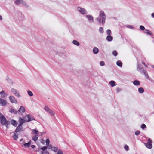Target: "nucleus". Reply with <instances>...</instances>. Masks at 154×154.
Masks as SVG:
<instances>
[{"label":"nucleus","instance_id":"5fc2aeb1","mask_svg":"<svg viewBox=\"0 0 154 154\" xmlns=\"http://www.w3.org/2000/svg\"><path fill=\"white\" fill-rule=\"evenodd\" d=\"M151 16L152 17L154 18V13H153L152 14Z\"/></svg>","mask_w":154,"mask_h":154},{"label":"nucleus","instance_id":"aec40b11","mask_svg":"<svg viewBox=\"0 0 154 154\" xmlns=\"http://www.w3.org/2000/svg\"><path fill=\"white\" fill-rule=\"evenodd\" d=\"M22 129V128L20 127H17L16 128V130L15 131V132L16 133H17L18 132H19L21 131V129Z\"/></svg>","mask_w":154,"mask_h":154},{"label":"nucleus","instance_id":"f8f14e48","mask_svg":"<svg viewBox=\"0 0 154 154\" xmlns=\"http://www.w3.org/2000/svg\"><path fill=\"white\" fill-rule=\"evenodd\" d=\"M18 112L20 113H24L25 112V109L24 107L23 106H21L19 109Z\"/></svg>","mask_w":154,"mask_h":154},{"label":"nucleus","instance_id":"052dcab7","mask_svg":"<svg viewBox=\"0 0 154 154\" xmlns=\"http://www.w3.org/2000/svg\"><path fill=\"white\" fill-rule=\"evenodd\" d=\"M152 67L153 68H154V65H152Z\"/></svg>","mask_w":154,"mask_h":154},{"label":"nucleus","instance_id":"a211bd4d","mask_svg":"<svg viewBox=\"0 0 154 154\" xmlns=\"http://www.w3.org/2000/svg\"><path fill=\"white\" fill-rule=\"evenodd\" d=\"M93 52L94 54H97L99 51L98 48L97 47H94L93 49Z\"/></svg>","mask_w":154,"mask_h":154},{"label":"nucleus","instance_id":"864d4df0","mask_svg":"<svg viewBox=\"0 0 154 154\" xmlns=\"http://www.w3.org/2000/svg\"><path fill=\"white\" fill-rule=\"evenodd\" d=\"M31 147L32 148L34 149L35 147V146L34 145H32Z\"/></svg>","mask_w":154,"mask_h":154},{"label":"nucleus","instance_id":"423d86ee","mask_svg":"<svg viewBox=\"0 0 154 154\" xmlns=\"http://www.w3.org/2000/svg\"><path fill=\"white\" fill-rule=\"evenodd\" d=\"M14 3L17 5L22 4L23 5L25 6H28V5L23 0H15Z\"/></svg>","mask_w":154,"mask_h":154},{"label":"nucleus","instance_id":"4468645a","mask_svg":"<svg viewBox=\"0 0 154 154\" xmlns=\"http://www.w3.org/2000/svg\"><path fill=\"white\" fill-rule=\"evenodd\" d=\"M145 146L149 149H151L152 148V145L151 143H147L145 144Z\"/></svg>","mask_w":154,"mask_h":154},{"label":"nucleus","instance_id":"ea45409f","mask_svg":"<svg viewBox=\"0 0 154 154\" xmlns=\"http://www.w3.org/2000/svg\"><path fill=\"white\" fill-rule=\"evenodd\" d=\"M146 126L144 124H143L141 125V128L143 129H144L146 128Z\"/></svg>","mask_w":154,"mask_h":154},{"label":"nucleus","instance_id":"f704fd0d","mask_svg":"<svg viewBox=\"0 0 154 154\" xmlns=\"http://www.w3.org/2000/svg\"><path fill=\"white\" fill-rule=\"evenodd\" d=\"M26 122L25 121V120H24V119H21L19 120V122L23 124L24 123Z\"/></svg>","mask_w":154,"mask_h":154},{"label":"nucleus","instance_id":"37998d69","mask_svg":"<svg viewBox=\"0 0 154 154\" xmlns=\"http://www.w3.org/2000/svg\"><path fill=\"white\" fill-rule=\"evenodd\" d=\"M140 134V131L138 130L137 131L135 132V134L137 136L139 135Z\"/></svg>","mask_w":154,"mask_h":154},{"label":"nucleus","instance_id":"49530a36","mask_svg":"<svg viewBox=\"0 0 154 154\" xmlns=\"http://www.w3.org/2000/svg\"><path fill=\"white\" fill-rule=\"evenodd\" d=\"M5 94V91L3 90H2L1 92H0V94L1 95H2L3 94Z\"/></svg>","mask_w":154,"mask_h":154},{"label":"nucleus","instance_id":"4c0bfd02","mask_svg":"<svg viewBox=\"0 0 154 154\" xmlns=\"http://www.w3.org/2000/svg\"><path fill=\"white\" fill-rule=\"evenodd\" d=\"M99 31L100 32L102 33H103V29L102 27H100L99 28Z\"/></svg>","mask_w":154,"mask_h":154},{"label":"nucleus","instance_id":"13d9d810","mask_svg":"<svg viewBox=\"0 0 154 154\" xmlns=\"http://www.w3.org/2000/svg\"><path fill=\"white\" fill-rule=\"evenodd\" d=\"M44 153V152H41V154H43Z\"/></svg>","mask_w":154,"mask_h":154},{"label":"nucleus","instance_id":"1a4fd4ad","mask_svg":"<svg viewBox=\"0 0 154 154\" xmlns=\"http://www.w3.org/2000/svg\"><path fill=\"white\" fill-rule=\"evenodd\" d=\"M137 70L140 72L143 73L145 70L143 68L141 67V65L140 64H139L138 63H137Z\"/></svg>","mask_w":154,"mask_h":154},{"label":"nucleus","instance_id":"393cba45","mask_svg":"<svg viewBox=\"0 0 154 154\" xmlns=\"http://www.w3.org/2000/svg\"><path fill=\"white\" fill-rule=\"evenodd\" d=\"M31 144V142L30 141H29L28 143H25L24 144V146L26 148H28L30 146Z\"/></svg>","mask_w":154,"mask_h":154},{"label":"nucleus","instance_id":"603ef678","mask_svg":"<svg viewBox=\"0 0 154 154\" xmlns=\"http://www.w3.org/2000/svg\"><path fill=\"white\" fill-rule=\"evenodd\" d=\"M44 153H45V154H49L48 152V151H45L44 152Z\"/></svg>","mask_w":154,"mask_h":154},{"label":"nucleus","instance_id":"6e6d98bb","mask_svg":"<svg viewBox=\"0 0 154 154\" xmlns=\"http://www.w3.org/2000/svg\"><path fill=\"white\" fill-rule=\"evenodd\" d=\"M2 17L1 15H0V20H2Z\"/></svg>","mask_w":154,"mask_h":154},{"label":"nucleus","instance_id":"c756f323","mask_svg":"<svg viewBox=\"0 0 154 154\" xmlns=\"http://www.w3.org/2000/svg\"><path fill=\"white\" fill-rule=\"evenodd\" d=\"M146 33L148 35H152V34L151 33V32L149 30H146Z\"/></svg>","mask_w":154,"mask_h":154},{"label":"nucleus","instance_id":"a878e982","mask_svg":"<svg viewBox=\"0 0 154 154\" xmlns=\"http://www.w3.org/2000/svg\"><path fill=\"white\" fill-rule=\"evenodd\" d=\"M72 42H73V43L75 45H76L78 46L80 44H79V42L76 40H74Z\"/></svg>","mask_w":154,"mask_h":154},{"label":"nucleus","instance_id":"de8ad7c7","mask_svg":"<svg viewBox=\"0 0 154 154\" xmlns=\"http://www.w3.org/2000/svg\"><path fill=\"white\" fill-rule=\"evenodd\" d=\"M23 124H22V123L19 122V124L18 126L22 128V125Z\"/></svg>","mask_w":154,"mask_h":154},{"label":"nucleus","instance_id":"6ab92c4d","mask_svg":"<svg viewBox=\"0 0 154 154\" xmlns=\"http://www.w3.org/2000/svg\"><path fill=\"white\" fill-rule=\"evenodd\" d=\"M116 64L117 66H119L120 67H122V63L120 60H118L116 62Z\"/></svg>","mask_w":154,"mask_h":154},{"label":"nucleus","instance_id":"6e6552de","mask_svg":"<svg viewBox=\"0 0 154 154\" xmlns=\"http://www.w3.org/2000/svg\"><path fill=\"white\" fill-rule=\"evenodd\" d=\"M8 104V102L4 99L0 98V105L1 106H5Z\"/></svg>","mask_w":154,"mask_h":154},{"label":"nucleus","instance_id":"dca6fc26","mask_svg":"<svg viewBox=\"0 0 154 154\" xmlns=\"http://www.w3.org/2000/svg\"><path fill=\"white\" fill-rule=\"evenodd\" d=\"M133 84L135 86H138L140 85V83L139 81L135 80L133 82Z\"/></svg>","mask_w":154,"mask_h":154},{"label":"nucleus","instance_id":"bf43d9fd","mask_svg":"<svg viewBox=\"0 0 154 154\" xmlns=\"http://www.w3.org/2000/svg\"><path fill=\"white\" fill-rule=\"evenodd\" d=\"M144 66H145L146 67V68H148V66H147L145 64V65H144Z\"/></svg>","mask_w":154,"mask_h":154},{"label":"nucleus","instance_id":"72a5a7b5","mask_svg":"<svg viewBox=\"0 0 154 154\" xmlns=\"http://www.w3.org/2000/svg\"><path fill=\"white\" fill-rule=\"evenodd\" d=\"M47 146H44L41 148L40 149L42 151H45L47 149Z\"/></svg>","mask_w":154,"mask_h":154},{"label":"nucleus","instance_id":"20e7f679","mask_svg":"<svg viewBox=\"0 0 154 154\" xmlns=\"http://www.w3.org/2000/svg\"><path fill=\"white\" fill-rule=\"evenodd\" d=\"M44 109L46 112H48L51 116H53L54 115V112L48 106H45Z\"/></svg>","mask_w":154,"mask_h":154},{"label":"nucleus","instance_id":"c03bdc74","mask_svg":"<svg viewBox=\"0 0 154 154\" xmlns=\"http://www.w3.org/2000/svg\"><path fill=\"white\" fill-rule=\"evenodd\" d=\"M49 149H51V150L52 149L53 147L51 145H49L48 146Z\"/></svg>","mask_w":154,"mask_h":154},{"label":"nucleus","instance_id":"4d7b16f0","mask_svg":"<svg viewBox=\"0 0 154 154\" xmlns=\"http://www.w3.org/2000/svg\"><path fill=\"white\" fill-rule=\"evenodd\" d=\"M142 64H143L144 65L145 64V63L144 62H143V61L142 62Z\"/></svg>","mask_w":154,"mask_h":154},{"label":"nucleus","instance_id":"ddd939ff","mask_svg":"<svg viewBox=\"0 0 154 154\" xmlns=\"http://www.w3.org/2000/svg\"><path fill=\"white\" fill-rule=\"evenodd\" d=\"M12 137L15 140H17L18 138V134L15 132L14 133Z\"/></svg>","mask_w":154,"mask_h":154},{"label":"nucleus","instance_id":"412c9836","mask_svg":"<svg viewBox=\"0 0 154 154\" xmlns=\"http://www.w3.org/2000/svg\"><path fill=\"white\" fill-rule=\"evenodd\" d=\"M59 149L57 147H53L51 150L54 152H58V151H59Z\"/></svg>","mask_w":154,"mask_h":154},{"label":"nucleus","instance_id":"09e8293b","mask_svg":"<svg viewBox=\"0 0 154 154\" xmlns=\"http://www.w3.org/2000/svg\"><path fill=\"white\" fill-rule=\"evenodd\" d=\"M121 90V89L120 88H117V92H119Z\"/></svg>","mask_w":154,"mask_h":154},{"label":"nucleus","instance_id":"2eb2a0df","mask_svg":"<svg viewBox=\"0 0 154 154\" xmlns=\"http://www.w3.org/2000/svg\"><path fill=\"white\" fill-rule=\"evenodd\" d=\"M113 37L111 35H109L106 38V39L108 41L110 42L113 40Z\"/></svg>","mask_w":154,"mask_h":154},{"label":"nucleus","instance_id":"f257e3e1","mask_svg":"<svg viewBox=\"0 0 154 154\" xmlns=\"http://www.w3.org/2000/svg\"><path fill=\"white\" fill-rule=\"evenodd\" d=\"M106 20V15L103 11H100L99 17L96 19V20L99 24H104Z\"/></svg>","mask_w":154,"mask_h":154},{"label":"nucleus","instance_id":"7c9ffc66","mask_svg":"<svg viewBox=\"0 0 154 154\" xmlns=\"http://www.w3.org/2000/svg\"><path fill=\"white\" fill-rule=\"evenodd\" d=\"M28 94L30 96H32L33 95V93L30 91L29 90L28 91Z\"/></svg>","mask_w":154,"mask_h":154},{"label":"nucleus","instance_id":"a18cd8bd","mask_svg":"<svg viewBox=\"0 0 154 154\" xmlns=\"http://www.w3.org/2000/svg\"><path fill=\"white\" fill-rule=\"evenodd\" d=\"M9 122L8 121L7 122L5 123V124H3V125H5L7 127V128H8V124Z\"/></svg>","mask_w":154,"mask_h":154},{"label":"nucleus","instance_id":"39448f33","mask_svg":"<svg viewBox=\"0 0 154 154\" xmlns=\"http://www.w3.org/2000/svg\"><path fill=\"white\" fill-rule=\"evenodd\" d=\"M78 11L82 14H87V11L84 8L78 7L77 8Z\"/></svg>","mask_w":154,"mask_h":154},{"label":"nucleus","instance_id":"3c124183","mask_svg":"<svg viewBox=\"0 0 154 154\" xmlns=\"http://www.w3.org/2000/svg\"><path fill=\"white\" fill-rule=\"evenodd\" d=\"M3 116H4L0 112V119L1 118H2Z\"/></svg>","mask_w":154,"mask_h":154},{"label":"nucleus","instance_id":"680f3d73","mask_svg":"<svg viewBox=\"0 0 154 154\" xmlns=\"http://www.w3.org/2000/svg\"><path fill=\"white\" fill-rule=\"evenodd\" d=\"M22 140V139H21L20 140V141H21Z\"/></svg>","mask_w":154,"mask_h":154},{"label":"nucleus","instance_id":"0eeeda50","mask_svg":"<svg viewBox=\"0 0 154 154\" xmlns=\"http://www.w3.org/2000/svg\"><path fill=\"white\" fill-rule=\"evenodd\" d=\"M8 98L11 103L17 104V101L15 97L12 95H10L8 97Z\"/></svg>","mask_w":154,"mask_h":154},{"label":"nucleus","instance_id":"2f4dec72","mask_svg":"<svg viewBox=\"0 0 154 154\" xmlns=\"http://www.w3.org/2000/svg\"><path fill=\"white\" fill-rule=\"evenodd\" d=\"M112 54H113V55L114 56H117L118 54L117 51L115 50L113 51H112Z\"/></svg>","mask_w":154,"mask_h":154},{"label":"nucleus","instance_id":"cd10ccee","mask_svg":"<svg viewBox=\"0 0 154 154\" xmlns=\"http://www.w3.org/2000/svg\"><path fill=\"white\" fill-rule=\"evenodd\" d=\"M38 137L37 135H35L33 137L32 139L34 141L36 142L38 140Z\"/></svg>","mask_w":154,"mask_h":154},{"label":"nucleus","instance_id":"4be33fe9","mask_svg":"<svg viewBox=\"0 0 154 154\" xmlns=\"http://www.w3.org/2000/svg\"><path fill=\"white\" fill-rule=\"evenodd\" d=\"M9 112L10 113H13L14 112L16 114L18 112V111H15L14 108H11L9 109Z\"/></svg>","mask_w":154,"mask_h":154},{"label":"nucleus","instance_id":"c85d7f7f","mask_svg":"<svg viewBox=\"0 0 154 154\" xmlns=\"http://www.w3.org/2000/svg\"><path fill=\"white\" fill-rule=\"evenodd\" d=\"M32 131L35 134H39L38 132L35 129H32Z\"/></svg>","mask_w":154,"mask_h":154},{"label":"nucleus","instance_id":"7ed1b4c3","mask_svg":"<svg viewBox=\"0 0 154 154\" xmlns=\"http://www.w3.org/2000/svg\"><path fill=\"white\" fill-rule=\"evenodd\" d=\"M24 119L25 122H29L34 120V118L29 114L26 115L24 117Z\"/></svg>","mask_w":154,"mask_h":154},{"label":"nucleus","instance_id":"5701e85b","mask_svg":"<svg viewBox=\"0 0 154 154\" xmlns=\"http://www.w3.org/2000/svg\"><path fill=\"white\" fill-rule=\"evenodd\" d=\"M138 91L139 93H142L144 92V90L142 87H140L138 88Z\"/></svg>","mask_w":154,"mask_h":154},{"label":"nucleus","instance_id":"9d476101","mask_svg":"<svg viewBox=\"0 0 154 154\" xmlns=\"http://www.w3.org/2000/svg\"><path fill=\"white\" fill-rule=\"evenodd\" d=\"M86 17L88 18L89 22L92 23L94 22L93 17L91 15H86Z\"/></svg>","mask_w":154,"mask_h":154},{"label":"nucleus","instance_id":"9b49d317","mask_svg":"<svg viewBox=\"0 0 154 154\" xmlns=\"http://www.w3.org/2000/svg\"><path fill=\"white\" fill-rule=\"evenodd\" d=\"M8 121H7L6 118L4 116L2 118H0V123L2 124H5Z\"/></svg>","mask_w":154,"mask_h":154},{"label":"nucleus","instance_id":"79ce46f5","mask_svg":"<svg viewBox=\"0 0 154 154\" xmlns=\"http://www.w3.org/2000/svg\"><path fill=\"white\" fill-rule=\"evenodd\" d=\"M124 148H125V150H126V151H128L129 150V147L127 145H126L124 147Z\"/></svg>","mask_w":154,"mask_h":154},{"label":"nucleus","instance_id":"c9c22d12","mask_svg":"<svg viewBox=\"0 0 154 154\" xmlns=\"http://www.w3.org/2000/svg\"><path fill=\"white\" fill-rule=\"evenodd\" d=\"M107 34L108 35H110L111 34V31L110 29H108L106 31Z\"/></svg>","mask_w":154,"mask_h":154},{"label":"nucleus","instance_id":"f03ea898","mask_svg":"<svg viewBox=\"0 0 154 154\" xmlns=\"http://www.w3.org/2000/svg\"><path fill=\"white\" fill-rule=\"evenodd\" d=\"M11 92L13 94L17 97L18 98H20L21 97V95L20 94L19 92L16 89L11 88Z\"/></svg>","mask_w":154,"mask_h":154},{"label":"nucleus","instance_id":"f3484780","mask_svg":"<svg viewBox=\"0 0 154 154\" xmlns=\"http://www.w3.org/2000/svg\"><path fill=\"white\" fill-rule=\"evenodd\" d=\"M11 124L14 126L16 127L17 125L16 121L14 120H12L11 121Z\"/></svg>","mask_w":154,"mask_h":154},{"label":"nucleus","instance_id":"bb28decb","mask_svg":"<svg viewBox=\"0 0 154 154\" xmlns=\"http://www.w3.org/2000/svg\"><path fill=\"white\" fill-rule=\"evenodd\" d=\"M143 73L144 75H145V77L147 79H149V77L148 76V74L147 73V71L145 70L144 71V72H143Z\"/></svg>","mask_w":154,"mask_h":154},{"label":"nucleus","instance_id":"8fccbe9b","mask_svg":"<svg viewBox=\"0 0 154 154\" xmlns=\"http://www.w3.org/2000/svg\"><path fill=\"white\" fill-rule=\"evenodd\" d=\"M148 141L149 142V143H152V140L150 138H149L148 139Z\"/></svg>","mask_w":154,"mask_h":154},{"label":"nucleus","instance_id":"e2e57ef3","mask_svg":"<svg viewBox=\"0 0 154 154\" xmlns=\"http://www.w3.org/2000/svg\"><path fill=\"white\" fill-rule=\"evenodd\" d=\"M153 42H154V41H153Z\"/></svg>","mask_w":154,"mask_h":154},{"label":"nucleus","instance_id":"58836bf2","mask_svg":"<svg viewBox=\"0 0 154 154\" xmlns=\"http://www.w3.org/2000/svg\"><path fill=\"white\" fill-rule=\"evenodd\" d=\"M140 30H144L145 29V27L143 26L142 25H141L140 26Z\"/></svg>","mask_w":154,"mask_h":154},{"label":"nucleus","instance_id":"a19ab883","mask_svg":"<svg viewBox=\"0 0 154 154\" xmlns=\"http://www.w3.org/2000/svg\"><path fill=\"white\" fill-rule=\"evenodd\" d=\"M100 65H101V66H104L105 65V63H104V62H103V61H100Z\"/></svg>","mask_w":154,"mask_h":154},{"label":"nucleus","instance_id":"b1692460","mask_svg":"<svg viewBox=\"0 0 154 154\" xmlns=\"http://www.w3.org/2000/svg\"><path fill=\"white\" fill-rule=\"evenodd\" d=\"M109 84L111 87H113L115 85L116 82L114 81H111L109 82Z\"/></svg>","mask_w":154,"mask_h":154},{"label":"nucleus","instance_id":"e433bc0d","mask_svg":"<svg viewBox=\"0 0 154 154\" xmlns=\"http://www.w3.org/2000/svg\"><path fill=\"white\" fill-rule=\"evenodd\" d=\"M57 154H63V151L59 149Z\"/></svg>","mask_w":154,"mask_h":154},{"label":"nucleus","instance_id":"473e14b6","mask_svg":"<svg viewBox=\"0 0 154 154\" xmlns=\"http://www.w3.org/2000/svg\"><path fill=\"white\" fill-rule=\"evenodd\" d=\"M46 145L47 146H48L49 145L50 140L49 139H47L45 141Z\"/></svg>","mask_w":154,"mask_h":154}]
</instances>
